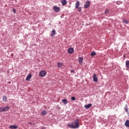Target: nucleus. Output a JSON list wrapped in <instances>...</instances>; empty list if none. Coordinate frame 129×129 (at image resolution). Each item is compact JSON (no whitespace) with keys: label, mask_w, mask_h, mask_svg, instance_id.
<instances>
[{"label":"nucleus","mask_w":129,"mask_h":129,"mask_svg":"<svg viewBox=\"0 0 129 129\" xmlns=\"http://www.w3.org/2000/svg\"><path fill=\"white\" fill-rule=\"evenodd\" d=\"M93 81H94L95 82H97L98 80L97 79V76L96 75V74H94L93 75Z\"/></svg>","instance_id":"nucleus-4"},{"label":"nucleus","mask_w":129,"mask_h":129,"mask_svg":"<svg viewBox=\"0 0 129 129\" xmlns=\"http://www.w3.org/2000/svg\"><path fill=\"white\" fill-rule=\"evenodd\" d=\"M0 112H3L2 107H0Z\"/></svg>","instance_id":"nucleus-29"},{"label":"nucleus","mask_w":129,"mask_h":129,"mask_svg":"<svg viewBox=\"0 0 129 129\" xmlns=\"http://www.w3.org/2000/svg\"><path fill=\"white\" fill-rule=\"evenodd\" d=\"M31 78H32V75H31V74H29L26 78V81H29V80H30Z\"/></svg>","instance_id":"nucleus-9"},{"label":"nucleus","mask_w":129,"mask_h":129,"mask_svg":"<svg viewBox=\"0 0 129 129\" xmlns=\"http://www.w3.org/2000/svg\"><path fill=\"white\" fill-rule=\"evenodd\" d=\"M124 109H125V111H126V112H127V111H128V109H127V108L125 107Z\"/></svg>","instance_id":"nucleus-26"},{"label":"nucleus","mask_w":129,"mask_h":129,"mask_svg":"<svg viewBox=\"0 0 129 129\" xmlns=\"http://www.w3.org/2000/svg\"><path fill=\"white\" fill-rule=\"evenodd\" d=\"M61 3L62 6H65V5L67 4V1L66 0H61Z\"/></svg>","instance_id":"nucleus-12"},{"label":"nucleus","mask_w":129,"mask_h":129,"mask_svg":"<svg viewBox=\"0 0 129 129\" xmlns=\"http://www.w3.org/2000/svg\"><path fill=\"white\" fill-rule=\"evenodd\" d=\"M9 128L17 129V128H18V126H17V125H12L9 126Z\"/></svg>","instance_id":"nucleus-13"},{"label":"nucleus","mask_w":129,"mask_h":129,"mask_svg":"<svg viewBox=\"0 0 129 129\" xmlns=\"http://www.w3.org/2000/svg\"><path fill=\"white\" fill-rule=\"evenodd\" d=\"M47 74V73L45 71H42L40 72L39 73V76L40 77H44V76H46V75Z\"/></svg>","instance_id":"nucleus-2"},{"label":"nucleus","mask_w":129,"mask_h":129,"mask_svg":"<svg viewBox=\"0 0 129 129\" xmlns=\"http://www.w3.org/2000/svg\"><path fill=\"white\" fill-rule=\"evenodd\" d=\"M96 54V53H95V52L94 51L91 53V56H95Z\"/></svg>","instance_id":"nucleus-21"},{"label":"nucleus","mask_w":129,"mask_h":129,"mask_svg":"<svg viewBox=\"0 0 129 129\" xmlns=\"http://www.w3.org/2000/svg\"><path fill=\"white\" fill-rule=\"evenodd\" d=\"M92 106V104H88V105H85L84 106L85 108H86V109H88V108H90Z\"/></svg>","instance_id":"nucleus-7"},{"label":"nucleus","mask_w":129,"mask_h":129,"mask_svg":"<svg viewBox=\"0 0 129 129\" xmlns=\"http://www.w3.org/2000/svg\"><path fill=\"white\" fill-rule=\"evenodd\" d=\"M79 62L80 64H82V63L83 62V58H82V57L79 58Z\"/></svg>","instance_id":"nucleus-11"},{"label":"nucleus","mask_w":129,"mask_h":129,"mask_svg":"<svg viewBox=\"0 0 129 129\" xmlns=\"http://www.w3.org/2000/svg\"><path fill=\"white\" fill-rule=\"evenodd\" d=\"M57 66L59 67V68H62V66H63V63L61 62L57 63Z\"/></svg>","instance_id":"nucleus-17"},{"label":"nucleus","mask_w":129,"mask_h":129,"mask_svg":"<svg viewBox=\"0 0 129 129\" xmlns=\"http://www.w3.org/2000/svg\"><path fill=\"white\" fill-rule=\"evenodd\" d=\"M71 99L72 100H73V101L75 100V97H72Z\"/></svg>","instance_id":"nucleus-25"},{"label":"nucleus","mask_w":129,"mask_h":129,"mask_svg":"<svg viewBox=\"0 0 129 129\" xmlns=\"http://www.w3.org/2000/svg\"><path fill=\"white\" fill-rule=\"evenodd\" d=\"M109 13V10L108 9H106L105 11V12H104V14H107Z\"/></svg>","instance_id":"nucleus-22"},{"label":"nucleus","mask_w":129,"mask_h":129,"mask_svg":"<svg viewBox=\"0 0 129 129\" xmlns=\"http://www.w3.org/2000/svg\"><path fill=\"white\" fill-rule=\"evenodd\" d=\"M13 13H14V14H16V10L15 9H13Z\"/></svg>","instance_id":"nucleus-28"},{"label":"nucleus","mask_w":129,"mask_h":129,"mask_svg":"<svg viewBox=\"0 0 129 129\" xmlns=\"http://www.w3.org/2000/svg\"><path fill=\"white\" fill-rule=\"evenodd\" d=\"M89 6H90V3H89V1H87L86 2V3L84 5V8L85 9H87L89 7Z\"/></svg>","instance_id":"nucleus-5"},{"label":"nucleus","mask_w":129,"mask_h":129,"mask_svg":"<svg viewBox=\"0 0 129 129\" xmlns=\"http://www.w3.org/2000/svg\"><path fill=\"white\" fill-rule=\"evenodd\" d=\"M53 9V11H54L55 13H58V12L60 11V8H59L58 7L54 6Z\"/></svg>","instance_id":"nucleus-3"},{"label":"nucleus","mask_w":129,"mask_h":129,"mask_svg":"<svg viewBox=\"0 0 129 129\" xmlns=\"http://www.w3.org/2000/svg\"><path fill=\"white\" fill-rule=\"evenodd\" d=\"M123 22H124V23H125V24H128V22L127 20H125V19H123Z\"/></svg>","instance_id":"nucleus-24"},{"label":"nucleus","mask_w":129,"mask_h":129,"mask_svg":"<svg viewBox=\"0 0 129 129\" xmlns=\"http://www.w3.org/2000/svg\"><path fill=\"white\" fill-rule=\"evenodd\" d=\"M80 5V4L79 1H77L76 3V4H75V8H76V9H78V7H79Z\"/></svg>","instance_id":"nucleus-10"},{"label":"nucleus","mask_w":129,"mask_h":129,"mask_svg":"<svg viewBox=\"0 0 129 129\" xmlns=\"http://www.w3.org/2000/svg\"><path fill=\"white\" fill-rule=\"evenodd\" d=\"M62 102H63V103H64V104H67V103H68V101H67L66 99H63L62 100Z\"/></svg>","instance_id":"nucleus-16"},{"label":"nucleus","mask_w":129,"mask_h":129,"mask_svg":"<svg viewBox=\"0 0 129 129\" xmlns=\"http://www.w3.org/2000/svg\"><path fill=\"white\" fill-rule=\"evenodd\" d=\"M9 109L10 107H9V106H7L4 108L2 107V112L7 111V110H9Z\"/></svg>","instance_id":"nucleus-6"},{"label":"nucleus","mask_w":129,"mask_h":129,"mask_svg":"<svg viewBox=\"0 0 129 129\" xmlns=\"http://www.w3.org/2000/svg\"><path fill=\"white\" fill-rule=\"evenodd\" d=\"M7 96H3V101H4V102H7Z\"/></svg>","instance_id":"nucleus-18"},{"label":"nucleus","mask_w":129,"mask_h":129,"mask_svg":"<svg viewBox=\"0 0 129 129\" xmlns=\"http://www.w3.org/2000/svg\"><path fill=\"white\" fill-rule=\"evenodd\" d=\"M55 34H56V31H55V30H53L52 31V33L51 34V36L53 37V36H55Z\"/></svg>","instance_id":"nucleus-15"},{"label":"nucleus","mask_w":129,"mask_h":129,"mask_svg":"<svg viewBox=\"0 0 129 129\" xmlns=\"http://www.w3.org/2000/svg\"><path fill=\"white\" fill-rule=\"evenodd\" d=\"M68 125L71 128H78L79 127V119H77L76 121L69 123Z\"/></svg>","instance_id":"nucleus-1"},{"label":"nucleus","mask_w":129,"mask_h":129,"mask_svg":"<svg viewBox=\"0 0 129 129\" xmlns=\"http://www.w3.org/2000/svg\"><path fill=\"white\" fill-rule=\"evenodd\" d=\"M46 112L45 111H43L42 112V113H41V114H42V115H46Z\"/></svg>","instance_id":"nucleus-20"},{"label":"nucleus","mask_w":129,"mask_h":129,"mask_svg":"<svg viewBox=\"0 0 129 129\" xmlns=\"http://www.w3.org/2000/svg\"><path fill=\"white\" fill-rule=\"evenodd\" d=\"M74 51V49H73V48L72 47H71L68 49V52L69 53H70V54H72V53H73Z\"/></svg>","instance_id":"nucleus-8"},{"label":"nucleus","mask_w":129,"mask_h":129,"mask_svg":"<svg viewBox=\"0 0 129 129\" xmlns=\"http://www.w3.org/2000/svg\"><path fill=\"white\" fill-rule=\"evenodd\" d=\"M125 65L127 68H129V60H126L125 61Z\"/></svg>","instance_id":"nucleus-19"},{"label":"nucleus","mask_w":129,"mask_h":129,"mask_svg":"<svg viewBox=\"0 0 129 129\" xmlns=\"http://www.w3.org/2000/svg\"><path fill=\"white\" fill-rule=\"evenodd\" d=\"M81 10H82L81 7H79V8H78V11H79V12H81Z\"/></svg>","instance_id":"nucleus-27"},{"label":"nucleus","mask_w":129,"mask_h":129,"mask_svg":"<svg viewBox=\"0 0 129 129\" xmlns=\"http://www.w3.org/2000/svg\"><path fill=\"white\" fill-rule=\"evenodd\" d=\"M125 125L127 127H129V120H127L126 122H125Z\"/></svg>","instance_id":"nucleus-14"},{"label":"nucleus","mask_w":129,"mask_h":129,"mask_svg":"<svg viewBox=\"0 0 129 129\" xmlns=\"http://www.w3.org/2000/svg\"><path fill=\"white\" fill-rule=\"evenodd\" d=\"M71 72H72V73H74V72H75V71H74V70H72Z\"/></svg>","instance_id":"nucleus-30"},{"label":"nucleus","mask_w":129,"mask_h":129,"mask_svg":"<svg viewBox=\"0 0 129 129\" xmlns=\"http://www.w3.org/2000/svg\"><path fill=\"white\" fill-rule=\"evenodd\" d=\"M116 4H117V5H120V4H122V2H120V1H117L116 2Z\"/></svg>","instance_id":"nucleus-23"}]
</instances>
